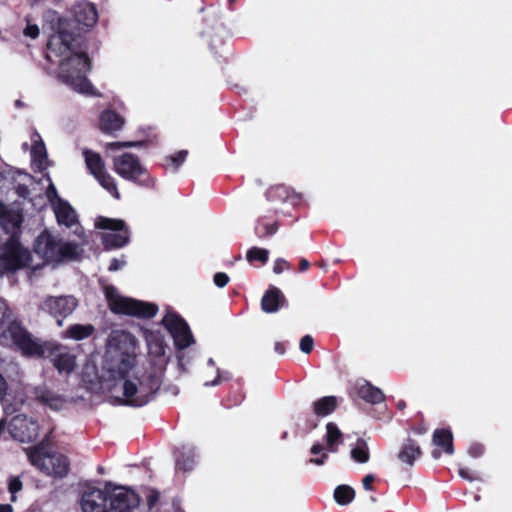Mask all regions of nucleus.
<instances>
[{
    "instance_id": "c85d7f7f",
    "label": "nucleus",
    "mask_w": 512,
    "mask_h": 512,
    "mask_svg": "<svg viewBox=\"0 0 512 512\" xmlns=\"http://www.w3.org/2000/svg\"><path fill=\"white\" fill-rule=\"evenodd\" d=\"M355 497V491L348 485H339L334 491L335 501L340 505L349 504Z\"/></svg>"
},
{
    "instance_id": "0eeeda50",
    "label": "nucleus",
    "mask_w": 512,
    "mask_h": 512,
    "mask_svg": "<svg viewBox=\"0 0 512 512\" xmlns=\"http://www.w3.org/2000/svg\"><path fill=\"white\" fill-rule=\"evenodd\" d=\"M30 463L42 473L56 478H63L68 474V459L61 454H49L45 451L44 445L25 448Z\"/></svg>"
},
{
    "instance_id": "f704fd0d",
    "label": "nucleus",
    "mask_w": 512,
    "mask_h": 512,
    "mask_svg": "<svg viewBox=\"0 0 512 512\" xmlns=\"http://www.w3.org/2000/svg\"><path fill=\"white\" fill-rule=\"evenodd\" d=\"M313 345V338L310 335H305L300 340V350L305 354H308L312 351Z\"/></svg>"
},
{
    "instance_id": "f03ea898",
    "label": "nucleus",
    "mask_w": 512,
    "mask_h": 512,
    "mask_svg": "<svg viewBox=\"0 0 512 512\" xmlns=\"http://www.w3.org/2000/svg\"><path fill=\"white\" fill-rule=\"evenodd\" d=\"M48 58H59V78L74 91L93 95L94 89L86 75L90 60L81 47V38L70 31L66 22H60L59 29L48 41Z\"/></svg>"
},
{
    "instance_id": "393cba45",
    "label": "nucleus",
    "mask_w": 512,
    "mask_h": 512,
    "mask_svg": "<svg viewBox=\"0 0 512 512\" xmlns=\"http://www.w3.org/2000/svg\"><path fill=\"white\" fill-rule=\"evenodd\" d=\"M420 455V447L414 441L408 440V442L399 452L398 458L401 460V462L411 466L414 464V461L420 457Z\"/></svg>"
},
{
    "instance_id": "58836bf2",
    "label": "nucleus",
    "mask_w": 512,
    "mask_h": 512,
    "mask_svg": "<svg viewBox=\"0 0 512 512\" xmlns=\"http://www.w3.org/2000/svg\"><path fill=\"white\" fill-rule=\"evenodd\" d=\"M288 266L289 263L286 260L279 258L274 263L273 271L276 274H281Z\"/></svg>"
},
{
    "instance_id": "20e7f679",
    "label": "nucleus",
    "mask_w": 512,
    "mask_h": 512,
    "mask_svg": "<svg viewBox=\"0 0 512 512\" xmlns=\"http://www.w3.org/2000/svg\"><path fill=\"white\" fill-rule=\"evenodd\" d=\"M22 217L14 210H1L0 223L3 229L11 234L3 247L0 248V276L8 271H15L25 267L30 259V252L24 248L16 236Z\"/></svg>"
},
{
    "instance_id": "c03bdc74",
    "label": "nucleus",
    "mask_w": 512,
    "mask_h": 512,
    "mask_svg": "<svg viewBox=\"0 0 512 512\" xmlns=\"http://www.w3.org/2000/svg\"><path fill=\"white\" fill-rule=\"evenodd\" d=\"M374 480L375 478L372 474L366 475L362 480L363 488L365 490H372V483L374 482Z\"/></svg>"
},
{
    "instance_id": "f3484780",
    "label": "nucleus",
    "mask_w": 512,
    "mask_h": 512,
    "mask_svg": "<svg viewBox=\"0 0 512 512\" xmlns=\"http://www.w3.org/2000/svg\"><path fill=\"white\" fill-rule=\"evenodd\" d=\"M33 394L40 403L53 410L62 409L66 403V399L63 395L51 390L46 385L34 387Z\"/></svg>"
},
{
    "instance_id": "c756f323",
    "label": "nucleus",
    "mask_w": 512,
    "mask_h": 512,
    "mask_svg": "<svg viewBox=\"0 0 512 512\" xmlns=\"http://www.w3.org/2000/svg\"><path fill=\"white\" fill-rule=\"evenodd\" d=\"M351 457L359 463H366L369 461V448L367 443L359 439L355 447L351 450Z\"/></svg>"
},
{
    "instance_id": "72a5a7b5",
    "label": "nucleus",
    "mask_w": 512,
    "mask_h": 512,
    "mask_svg": "<svg viewBox=\"0 0 512 512\" xmlns=\"http://www.w3.org/2000/svg\"><path fill=\"white\" fill-rule=\"evenodd\" d=\"M139 144L140 143L137 142H110L105 144V149L107 151L118 150L122 148L135 147L138 146Z\"/></svg>"
},
{
    "instance_id": "6ab92c4d",
    "label": "nucleus",
    "mask_w": 512,
    "mask_h": 512,
    "mask_svg": "<svg viewBox=\"0 0 512 512\" xmlns=\"http://www.w3.org/2000/svg\"><path fill=\"white\" fill-rule=\"evenodd\" d=\"M75 20L86 27H92L98 19L96 8L88 2H81L74 6Z\"/></svg>"
},
{
    "instance_id": "f257e3e1",
    "label": "nucleus",
    "mask_w": 512,
    "mask_h": 512,
    "mask_svg": "<svg viewBox=\"0 0 512 512\" xmlns=\"http://www.w3.org/2000/svg\"><path fill=\"white\" fill-rule=\"evenodd\" d=\"M136 339L125 330H113L106 341L105 369L111 379L121 382L124 403L146 405L159 390L162 375L145 371L136 364Z\"/></svg>"
},
{
    "instance_id": "6e6552de",
    "label": "nucleus",
    "mask_w": 512,
    "mask_h": 512,
    "mask_svg": "<svg viewBox=\"0 0 512 512\" xmlns=\"http://www.w3.org/2000/svg\"><path fill=\"white\" fill-rule=\"evenodd\" d=\"M115 172L128 181L149 187L153 184L147 169L141 164L138 157L132 153H123L113 159Z\"/></svg>"
},
{
    "instance_id": "a18cd8bd",
    "label": "nucleus",
    "mask_w": 512,
    "mask_h": 512,
    "mask_svg": "<svg viewBox=\"0 0 512 512\" xmlns=\"http://www.w3.org/2000/svg\"><path fill=\"white\" fill-rule=\"evenodd\" d=\"M459 475L461 478L466 479L468 481H473L475 478L471 475L468 469L466 468H460L459 469Z\"/></svg>"
},
{
    "instance_id": "39448f33",
    "label": "nucleus",
    "mask_w": 512,
    "mask_h": 512,
    "mask_svg": "<svg viewBox=\"0 0 512 512\" xmlns=\"http://www.w3.org/2000/svg\"><path fill=\"white\" fill-rule=\"evenodd\" d=\"M87 240L83 237L80 243L63 241L57 235L45 230L35 240L34 251L49 264H60L65 261L78 260L82 255L81 246Z\"/></svg>"
},
{
    "instance_id": "7c9ffc66",
    "label": "nucleus",
    "mask_w": 512,
    "mask_h": 512,
    "mask_svg": "<svg viewBox=\"0 0 512 512\" xmlns=\"http://www.w3.org/2000/svg\"><path fill=\"white\" fill-rule=\"evenodd\" d=\"M268 255V250L258 247H252L251 249L248 250L246 258L249 262L258 260L264 264L268 261Z\"/></svg>"
},
{
    "instance_id": "f8f14e48",
    "label": "nucleus",
    "mask_w": 512,
    "mask_h": 512,
    "mask_svg": "<svg viewBox=\"0 0 512 512\" xmlns=\"http://www.w3.org/2000/svg\"><path fill=\"white\" fill-rule=\"evenodd\" d=\"M325 441L326 445L321 443H315L312 445L310 449L311 454H320V456L311 458L309 463L322 466L328 458L327 452L336 453L338 451L339 445L342 444V433L337 425L333 422H329L326 425Z\"/></svg>"
},
{
    "instance_id": "a19ab883",
    "label": "nucleus",
    "mask_w": 512,
    "mask_h": 512,
    "mask_svg": "<svg viewBox=\"0 0 512 512\" xmlns=\"http://www.w3.org/2000/svg\"><path fill=\"white\" fill-rule=\"evenodd\" d=\"M125 260L124 259H117V258H114L112 259V261L110 262V265L108 267V270L109 271H118L120 270L121 268H123L125 266Z\"/></svg>"
},
{
    "instance_id": "3c124183",
    "label": "nucleus",
    "mask_w": 512,
    "mask_h": 512,
    "mask_svg": "<svg viewBox=\"0 0 512 512\" xmlns=\"http://www.w3.org/2000/svg\"><path fill=\"white\" fill-rule=\"evenodd\" d=\"M274 348H275V351L279 354H283L285 352L284 346L281 343H276Z\"/></svg>"
},
{
    "instance_id": "cd10ccee",
    "label": "nucleus",
    "mask_w": 512,
    "mask_h": 512,
    "mask_svg": "<svg viewBox=\"0 0 512 512\" xmlns=\"http://www.w3.org/2000/svg\"><path fill=\"white\" fill-rule=\"evenodd\" d=\"M214 370V373H215V378L213 380H208L206 379L205 382H204V386H217L219 385L222 380H227L229 379V375H228V372H225V371H221L220 368L218 367H215V362L212 358L208 359L207 361V366H206V369L204 371V375L206 378H208L210 372Z\"/></svg>"
},
{
    "instance_id": "2eb2a0df",
    "label": "nucleus",
    "mask_w": 512,
    "mask_h": 512,
    "mask_svg": "<svg viewBox=\"0 0 512 512\" xmlns=\"http://www.w3.org/2000/svg\"><path fill=\"white\" fill-rule=\"evenodd\" d=\"M138 505L137 496L124 488H116L110 495V506L107 512H134Z\"/></svg>"
},
{
    "instance_id": "e433bc0d",
    "label": "nucleus",
    "mask_w": 512,
    "mask_h": 512,
    "mask_svg": "<svg viewBox=\"0 0 512 512\" xmlns=\"http://www.w3.org/2000/svg\"><path fill=\"white\" fill-rule=\"evenodd\" d=\"M187 154V150H181L177 154L170 157V160L173 163L175 170L185 161Z\"/></svg>"
},
{
    "instance_id": "603ef678",
    "label": "nucleus",
    "mask_w": 512,
    "mask_h": 512,
    "mask_svg": "<svg viewBox=\"0 0 512 512\" xmlns=\"http://www.w3.org/2000/svg\"><path fill=\"white\" fill-rule=\"evenodd\" d=\"M432 456H433L434 458H439V457H440V453H439V452H437V451H433Z\"/></svg>"
},
{
    "instance_id": "c9c22d12",
    "label": "nucleus",
    "mask_w": 512,
    "mask_h": 512,
    "mask_svg": "<svg viewBox=\"0 0 512 512\" xmlns=\"http://www.w3.org/2000/svg\"><path fill=\"white\" fill-rule=\"evenodd\" d=\"M22 489V482L18 478H11L9 481V491L11 493V501L16 500V493Z\"/></svg>"
},
{
    "instance_id": "bb28decb",
    "label": "nucleus",
    "mask_w": 512,
    "mask_h": 512,
    "mask_svg": "<svg viewBox=\"0 0 512 512\" xmlns=\"http://www.w3.org/2000/svg\"><path fill=\"white\" fill-rule=\"evenodd\" d=\"M95 331L91 324H74L66 330V336L74 340H83L90 337Z\"/></svg>"
},
{
    "instance_id": "1a4fd4ad",
    "label": "nucleus",
    "mask_w": 512,
    "mask_h": 512,
    "mask_svg": "<svg viewBox=\"0 0 512 512\" xmlns=\"http://www.w3.org/2000/svg\"><path fill=\"white\" fill-rule=\"evenodd\" d=\"M95 226L104 230L101 233V240L106 249L121 248L130 240L129 229L121 219L99 216L95 220Z\"/></svg>"
},
{
    "instance_id": "ea45409f",
    "label": "nucleus",
    "mask_w": 512,
    "mask_h": 512,
    "mask_svg": "<svg viewBox=\"0 0 512 512\" xmlns=\"http://www.w3.org/2000/svg\"><path fill=\"white\" fill-rule=\"evenodd\" d=\"M25 36L35 39L39 35V28L37 25L28 24L23 31Z\"/></svg>"
},
{
    "instance_id": "423d86ee",
    "label": "nucleus",
    "mask_w": 512,
    "mask_h": 512,
    "mask_svg": "<svg viewBox=\"0 0 512 512\" xmlns=\"http://www.w3.org/2000/svg\"><path fill=\"white\" fill-rule=\"evenodd\" d=\"M103 292L108 307L114 314L150 318L155 316L158 311V307L155 304L125 297L112 285H104Z\"/></svg>"
},
{
    "instance_id": "4468645a",
    "label": "nucleus",
    "mask_w": 512,
    "mask_h": 512,
    "mask_svg": "<svg viewBox=\"0 0 512 512\" xmlns=\"http://www.w3.org/2000/svg\"><path fill=\"white\" fill-rule=\"evenodd\" d=\"M110 492L93 487H88L82 494L80 506L83 512H107L110 506Z\"/></svg>"
},
{
    "instance_id": "37998d69",
    "label": "nucleus",
    "mask_w": 512,
    "mask_h": 512,
    "mask_svg": "<svg viewBox=\"0 0 512 512\" xmlns=\"http://www.w3.org/2000/svg\"><path fill=\"white\" fill-rule=\"evenodd\" d=\"M482 453H483V447L479 444H474L469 449V454L475 458L481 456Z\"/></svg>"
},
{
    "instance_id": "4be33fe9",
    "label": "nucleus",
    "mask_w": 512,
    "mask_h": 512,
    "mask_svg": "<svg viewBox=\"0 0 512 512\" xmlns=\"http://www.w3.org/2000/svg\"><path fill=\"white\" fill-rule=\"evenodd\" d=\"M358 394L363 400L371 404L381 403L385 398L383 392L379 388L366 381L359 384Z\"/></svg>"
},
{
    "instance_id": "7ed1b4c3",
    "label": "nucleus",
    "mask_w": 512,
    "mask_h": 512,
    "mask_svg": "<svg viewBox=\"0 0 512 512\" xmlns=\"http://www.w3.org/2000/svg\"><path fill=\"white\" fill-rule=\"evenodd\" d=\"M10 312L6 303L0 298V339L11 342L21 351L24 356L41 357L46 352L54 367L61 374H70L76 367V355L68 348L53 343H42L34 338L19 323L9 322Z\"/></svg>"
},
{
    "instance_id": "a878e982",
    "label": "nucleus",
    "mask_w": 512,
    "mask_h": 512,
    "mask_svg": "<svg viewBox=\"0 0 512 512\" xmlns=\"http://www.w3.org/2000/svg\"><path fill=\"white\" fill-rule=\"evenodd\" d=\"M337 406V399L334 396H325L313 403V410L317 416H327L332 413Z\"/></svg>"
},
{
    "instance_id": "09e8293b",
    "label": "nucleus",
    "mask_w": 512,
    "mask_h": 512,
    "mask_svg": "<svg viewBox=\"0 0 512 512\" xmlns=\"http://www.w3.org/2000/svg\"><path fill=\"white\" fill-rule=\"evenodd\" d=\"M310 263L306 259H301L299 263L300 271H306L309 268Z\"/></svg>"
},
{
    "instance_id": "864d4df0",
    "label": "nucleus",
    "mask_w": 512,
    "mask_h": 512,
    "mask_svg": "<svg viewBox=\"0 0 512 512\" xmlns=\"http://www.w3.org/2000/svg\"><path fill=\"white\" fill-rule=\"evenodd\" d=\"M22 148H23V150H27V149H28V143H24V144L22 145Z\"/></svg>"
},
{
    "instance_id": "4c0bfd02",
    "label": "nucleus",
    "mask_w": 512,
    "mask_h": 512,
    "mask_svg": "<svg viewBox=\"0 0 512 512\" xmlns=\"http://www.w3.org/2000/svg\"><path fill=\"white\" fill-rule=\"evenodd\" d=\"M213 281L217 287L223 288L229 282V277L226 273L218 272L214 275Z\"/></svg>"
},
{
    "instance_id": "6e6d98bb",
    "label": "nucleus",
    "mask_w": 512,
    "mask_h": 512,
    "mask_svg": "<svg viewBox=\"0 0 512 512\" xmlns=\"http://www.w3.org/2000/svg\"><path fill=\"white\" fill-rule=\"evenodd\" d=\"M7 0H0V3H5Z\"/></svg>"
},
{
    "instance_id": "473e14b6",
    "label": "nucleus",
    "mask_w": 512,
    "mask_h": 512,
    "mask_svg": "<svg viewBox=\"0 0 512 512\" xmlns=\"http://www.w3.org/2000/svg\"><path fill=\"white\" fill-rule=\"evenodd\" d=\"M7 390H8V382L4 373L0 372V400L3 405H6L8 402L7 399Z\"/></svg>"
},
{
    "instance_id": "dca6fc26",
    "label": "nucleus",
    "mask_w": 512,
    "mask_h": 512,
    "mask_svg": "<svg viewBox=\"0 0 512 512\" xmlns=\"http://www.w3.org/2000/svg\"><path fill=\"white\" fill-rule=\"evenodd\" d=\"M57 222L67 228L75 227V233L81 235L82 228L79 226L78 215L68 201L59 202L52 207Z\"/></svg>"
},
{
    "instance_id": "79ce46f5",
    "label": "nucleus",
    "mask_w": 512,
    "mask_h": 512,
    "mask_svg": "<svg viewBox=\"0 0 512 512\" xmlns=\"http://www.w3.org/2000/svg\"><path fill=\"white\" fill-rule=\"evenodd\" d=\"M264 230L265 232L263 234H259L260 236H271L275 234L278 230L277 223L265 224Z\"/></svg>"
},
{
    "instance_id": "412c9836",
    "label": "nucleus",
    "mask_w": 512,
    "mask_h": 512,
    "mask_svg": "<svg viewBox=\"0 0 512 512\" xmlns=\"http://www.w3.org/2000/svg\"><path fill=\"white\" fill-rule=\"evenodd\" d=\"M194 448L189 445H183L178 449L176 455V467L179 470L190 471L195 465Z\"/></svg>"
},
{
    "instance_id": "aec40b11",
    "label": "nucleus",
    "mask_w": 512,
    "mask_h": 512,
    "mask_svg": "<svg viewBox=\"0 0 512 512\" xmlns=\"http://www.w3.org/2000/svg\"><path fill=\"white\" fill-rule=\"evenodd\" d=\"M284 301L285 298L282 292L278 288L273 287L262 297L261 307L266 313H274L284 305Z\"/></svg>"
},
{
    "instance_id": "49530a36",
    "label": "nucleus",
    "mask_w": 512,
    "mask_h": 512,
    "mask_svg": "<svg viewBox=\"0 0 512 512\" xmlns=\"http://www.w3.org/2000/svg\"><path fill=\"white\" fill-rule=\"evenodd\" d=\"M16 190L17 194L21 197H26L29 194V189L25 185H18Z\"/></svg>"
},
{
    "instance_id": "a211bd4d",
    "label": "nucleus",
    "mask_w": 512,
    "mask_h": 512,
    "mask_svg": "<svg viewBox=\"0 0 512 512\" xmlns=\"http://www.w3.org/2000/svg\"><path fill=\"white\" fill-rule=\"evenodd\" d=\"M30 138L32 142V162L39 170H43L47 164V151L45 144L36 130L32 131Z\"/></svg>"
},
{
    "instance_id": "b1692460",
    "label": "nucleus",
    "mask_w": 512,
    "mask_h": 512,
    "mask_svg": "<svg viewBox=\"0 0 512 512\" xmlns=\"http://www.w3.org/2000/svg\"><path fill=\"white\" fill-rule=\"evenodd\" d=\"M433 444L443 448L447 454H453V436L451 431L446 429H437L433 433Z\"/></svg>"
},
{
    "instance_id": "5fc2aeb1",
    "label": "nucleus",
    "mask_w": 512,
    "mask_h": 512,
    "mask_svg": "<svg viewBox=\"0 0 512 512\" xmlns=\"http://www.w3.org/2000/svg\"><path fill=\"white\" fill-rule=\"evenodd\" d=\"M98 470H99V472H101V473L103 472V468H102V467H99V468H98Z\"/></svg>"
},
{
    "instance_id": "2f4dec72",
    "label": "nucleus",
    "mask_w": 512,
    "mask_h": 512,
    "mask_svg": "<svg viewBox=\"0 0 512 512\" xmlns=\"http://www.w3.org/2000/svg\"><path fill=\"white\" fill-rule=\"evenodd\" d=\"M49 185L47 187V190H46V197L51 205V207L55 206L58 201L59 202H63L65 201L64 199H62L59 195H58V192H57V189L55 187V185L52 183L51 179L49 178Z\"/></svg>"
},
{
    "instance_id": "8fccbe9b",
    "label": "nucleus",
    "mask_w": 512,
    "mask_h": 512,
    "mask_svg": "<svg viewBox=\"0 0 512 512\" xmlns=\"http://www.w3.org/2000/svg\"><path fill=\"white\" fill-rule=\"evenodd\" d=\"M0 512H13V508L10 504H0Z\"/></svg>"
},
{
    "instance_id": "de8ad7c7",
    "label": "nucleus",
    "mask_w": 512,
    "mask_h": 512,
    "mask_svg": "<svg viewBox=\"0 0 512 512\" xmlns=\"http://www.w3.org/2000/svg\"><path fill=\"white\" fill-rule=\"evenodd\" d=\"M158 493L156 492H152L149 497H148V505H149V508L151 509L155 503L158 501Z\"/></svg>"
},
{
    "instance_id": "ddd939ff",
    "label": "nucleus",
    "mask_w": 512,
    "mask_h": 512,
    "mask_svg": "<svg viewBox=\"0 0 512 512\" xmlns=\"http://www.w3.org/2000/svg\"><path fill=\"white\" fill-rule=\"evenodd\" d=\"M162 324L173 337L177 348L185 349L194 342L189 326L176 313L168 310L162 319Z\"/></svg>"
},
{
    "instance_id": "9b49d317",
    "label": "nucleus",
    "mask_w": 512,
    "mask_h": 512,
    "mask_svg": "<svg viewBox=\"0 0 512 512\" xmlns=\"http://www.w3.org/2000/svg\"><path fill=\"white\" fill-rule=\"evenodd\" d=\"M78 306L77 299L72 295L47 296L40 303V309L56 319L62 326L63 319L73 313Z\"/></svg>"
},
{
    "instance_id": "5701e85b",
    "label": "nucleus",
    "mask_w": 512,
    "mask_h": 512,
    "mask_svg": "<svg viewBox=\"0 0 512 512\" xmlns=\"http://www.w3.org/2000/svg\"><path fill=\"white\" fill-rule=\"evenodd\" d=\"M100 125L104 132L111 133L121 129L123 119L115 112L107 110L101 114Z\"/></svg>"
},
{
    "instance_id": "9d476101",
    "label": "nucleus",
    "mask_w": 512,
    "mask_h": 512,
    "mask_svg": "<svg viewBox=\"0 0 512 512\" xmlns=\"http://www.w3.org/2000/svg\"><path fill=\"white\" fill-rule=\"evenodd\" d=\"M83 156L89 172L94 176L97 182L115 199H120L116 181L107 172L105 163L100 154L90 149H84Z\"/></svg>"
}]
</instances>
